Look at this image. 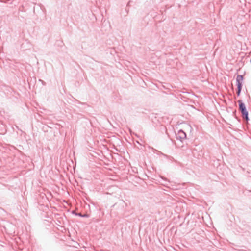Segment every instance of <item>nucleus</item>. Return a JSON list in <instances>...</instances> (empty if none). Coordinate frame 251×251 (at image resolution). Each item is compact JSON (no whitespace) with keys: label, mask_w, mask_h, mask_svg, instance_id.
I'll list each match as a JSON object with an SVG mask.
<instances>
[{"label":"nucleus","mask_w":251,"mask_h":251,"mask_svg":"<svg viewBox=\"0 0 251 251\" xmlns=\"http://www.w3.org/2000/svg\"><path fill=\"white\" fill-rule=\"evenodd\" d=\"M238 103L239 104V111L241 113L242 117L245 121L248 122L250 120L249 118V112L247 110L245 103L243 102V100H241L238 101Z\"/></svg>","instance_id":"nucleus-1"},{"label":"nucleus","mask_w":251,"mask_h":251,"mask_svg":"<svg viewBox=\"0 0 251 251\" xmlns=\"http://www.w3.org/2000/svg\"><path fill=\"white\" fill-rule=\"evenodd\" d=\"M244 79V76L243 75H237L236 77V86H237V96L240 95L242 86H243V80Z\"/></svg>","instance_id":"nucleus-2"},{"label":"nucleus","mask_w":251,"mask_h":251,"mask_svg":"<svg viewBox=\"0 0 251 251\" xmlns=\"http://www.w3.org/2000/svg\"><path fill=\"white\" fill-rule=\"evenodd\" d=\"M176 139L182 141L183 140L186 139V134L183 130L180 129L177 133H176Z\"/></svg>","instance_id":"nucleus-3"},{"label":"nucleus","mask_w":251,"mask_h":251,"mask_svg":"<svg viewBox=\"0 0 251 251\" xmlns=\"http://www.w3.org/2000/svg\"><path fill=\"white\" fill-rule=\"evenodd\" d=\"M72 213L75 216H79L80 217H83V218H89L90 216V215L88 214H82L80 213H77V212H75V211H72Z\"/></svg>","instance_id":"nucleus-4"},{"label":"nucleus","mask_w":251,"mask_h":251,"mask_svg":"<svg viewBox=\"0 0 251 251\" xmlns=\"http://www.w3.org/2000/svg\"><path fill=\"white\" fill-rule=\"evenodd\" d=\"M233 115L235 117V118L238 121H240V119H239V118H238V117L236 116V110H235L233 112Z\"/></svg>","instance_id":"nucleus-5"},{"label":"nucleus","mask_w":251,"mask_h":251,"mask_svg":"<svg viewBox=\"0 0 251 251\" xmlns=\"http://www.w3.org/2000/svg\"><path fill=\"white\" fill-rule=\"evenodd\" d=\"M166 182H169V181L167 180L166 178L161 177Z\"/></svg>","instance_id":"nucleus-6"},{"label":"nucleus","mask_w":251,"mask_h":251,"mask_svg":"<svg viewBox=\"0 0 251 251\" xmlns=\"http://www.w3.org/2000/svg\"><path fill=\"white\" fill-rule=\"evenodd\" d=\"M39 81H41L43 85L45 84V82L43 80L39 79Z\"/></svg>","instance_id":"nucleus-7"},{"label":"nucleus","mask_w":251,"mask_h":251,"mask_svg":"<svg viewBox=\"0 0 251 251\" xmlns=\"http://www.w3.org/2000/svg\"><path fill=\"white\" fill-rule=\"evenodd\" d=\"M249 173V176L251 177V173H250L249 172H248Z\"/></svg>","instance_id":"nucleus-8"},{"label":"nucleus","mask_w":251,"mask_h":251,"mask_svg":"<svg viewBox=\"0 0 251 251\" xmlns=\"http://www.w3.org/2000/svg\"><path fill=\"white\" fill-rule=\"evenodd\" d=\"M27 44H28V47H30L31 46V45H30V43H27Z\"/></svg>","instance_id":"nucleus-9"},{"label":"nucleus","mask_w":251,"mask_h":251,"mask_svg":"<svg viewBox=\"0 0 251 251\" xmlns=\"http://www.w3.org/2000/svg\"><path fill=\"white\" fill-rule=\"evenodd\" d=\"M21 46H22V48H23L24 43H23Z\"/></svg>","instance_id":"nucleus-10"},{"label":"nucleus","mask_w":251,"mask_h":251,"mask_svg":"<svg viewBox=\"0 0 251 251\" xmlns=\"http://www.w3.org/2000/svg\"><path fill=\"white\" fill-rule=\"evenodd\" d=\"M80 103L82 104H85V103H81V102H79Z\"/></svg>","instance_id":"nucleus-11"},{"label":"nucleus","mask_w":251,"mask_h":251,"mask_svg":"<svg viewBox=\"0 0 251 251\" xmlns=\"http://www.w3.org/2000/svg\"><path fill=\"white\" fill-rule=\"evenodd\" d=\"M16 128L18 129H19L18 127L17 126H16Z\"/></svg>","instance_id":"nucleus-12"}]
</instances>
